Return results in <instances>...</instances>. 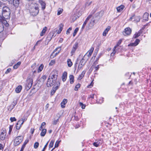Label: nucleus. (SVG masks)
<instances>
[{
	"label": "nucleus",
	"instance_id": "nucleus-10",
	"mask_svg": "<svg viewBox=\"0 0 151 151\" xmlns=\"http://www.w3.org/2000/svg\"><path fill=\"white\" fill-rule=\"evenodd\" d=\"M103 139H99L97 142H94L93 144L94 146L98 147L103 143Z\"/></svg>",
	"mask_w": 151,
	"mask_h": 151
},
{
	"label": "nucleus",
	"instance_id": "nucleus-44",
	"mask_svg": "<svg viewBox=\"0 0 151 151\" xmlns=\"http://www.w3.org/2000/svg\"><path fill=\"white\" fill-rule=\"evenodd\" d=\"M84 59H83V58L81 60L79 64L84 65L85 64V63L84 62Z\"/></svg>",
	"mask_w": 151,
	"mask_h": 151
},
{
	"label": "nucleus",
	"instance_id": "nucleus-55",
	"mask_svg": "<svg viewBox=\"0 0 151 151\" xmlns=\"http://www.w3.org/2000/svg\"><path fill=\"white\" fill-rule=\"evenodd\" d=\"M11 69L10 68L8 69L5 73V74H8L11 71Z\"/></svg>",
	"mask_w": 151,
	"mask_h": 151
},
{
	"label": "nucleus",
	"instance_id": "nucleus-35",
	"mask_svg": "<svg viewBox=\"0 0 151 151\" xmlns=\"http://www.w3.org/2000/svg\"><path fill=\"white\" fill-rule=\"evenodd\" d=\"M122 42V40H119L118 41L116 45L115 46H114V49H116L118 46L121 44Z\"/></svg>",
	"mask_w": 151,
	"mask_h": 151
},
{
	"label": "nucleus",
	"instance_id": "nucleus-51",
	"mask_svg": "<svg viewBox=\"0 0 151 151\" xmlns=\"http://www.w3.org/2000/svg\"><path fill=\"white\" fill-rule=\"evenodd\" d=\"M10 120L11 122H13L16 121V119L14 117H11L10 118Z\"/></svg>",
	"mask_w": 151,
	"mask_h": 151
},
{
	"label": "nucleus",
	"instance_id": "nucleus-49",
	"mask_svg": "<svg viewBox=\"0 0 151 151\" xmlns=\"http://www.w3.org/2000/svg\"><path fill=\"white\" fill-rule=\"evenodd\" d=\"M72 29V27L69 28L66 31V34L68 35L70 33V31Z\"/></svg>",
	"mask_w": 151,
	"mask_h": 151
},
{
	"label": "nucleus",
	"instance_id": "nucleus-36",
	"mask_svg": "<svg viewBox=\"0 0 151 151\" xmlns=\"http://www.w3.org/2000/svg\"><path fill=\"white\" fill-rule=\"evenodd\" d=\"M54 141L52 140L50 142L49 145V148H51L53 147L54 143Z\"/></svg>",
	"mask_w": 151,
	"mask_h": 151
},
{
	"label": "nucleus",
	"instance_id": "nucleus-39",
	"mask_svg": "<svg viewBox=\"0 0 151 151\" xmlns=\"http://www.w3.org/2000/svg\"><path fill=\"white\" fill-rule=\"evenodd\" d=\"M79 29L78 27L76 28L75 29L73 33V36L74 37L76 34V33L78 31Z\"/></svg>",
	"mask_w": 151,
	"mask_h": 151
},
{
	"label": "nucleus",
	"instance_id": "nucleus-2",
	"mask_svg": "<svg viewBox=\"0 0 151 151\" xmlns=\"http://www.w3.org/2000/svg\"><path fill=\"white\" fill-rule=\"evenodd\" d=\"M30 6L29 11L31 14L33 16L37 15L39 11L38 4L36 3H32Z\"/></svg>",
	"mask_w": 151,
	"mask_h": 151
},
{
	"label": "nucleus",
	"instance_id": "nucleus-6",
	"mask_svg": "<svg viewBox=\"0 0 151 151\" xmlns=\"http://www.w3.org/2000/svg\"><path fill=\"white\" fill-rule=\"evenodd\" d=\"M6 132L5 130H3L0 134V141H4L6 139Z\"/></svg>",
	"mask_w": 151,
	"mask_h": 151
},
{
	"label": "nucleus",
	"instance_id": "nucleus-25",
	"mask_svg": "<svg viewBox=\"0 0 151 151\" xmlns=\"http://www.w3.org/2000/svg\"><path fill=\"white\" fill-rule=\"evenodd\" d=\"M124 8V6L123 5H122L120 6H118L116 8V9L117 12H121L123 10Z\"/></svg>",
	"mask_w": 151,
	"mask_h": 151
},
{
	"label": "nucleus",
	"instance_id": "nucleus-11",
	"mask_svg": "<svg viewBox=\"0 0 151 151\" xmlns=\"http://www.w3.org/2000/svg\"><path fill=\"white\" fill-rule=\"evenodd\" d=\"M94 50V48L91 47L90 50H89L86 55L83 57H84L85 56L87 55L88 58H89L91 55L93 51Z\"/></svg>",
	"mask_w": 151,
	"mask_h": 151
},
{
	"label": "nucleus",
	"instance_id": "nucleus-21",
	"mask_svg": "<svg viewBox=\"0 0 151 151\" xmlns=\"http://www.w3.org/2000/svg\"><path fill=\"white\" fill-rule=\"evenodd\" d=\"M63 25L62 24H60L59 26V29L58 31V34H59L61 32L62 30L63 27Z\"/></svg>",
	"mask_w": 151,
	"mask_h": 151
},
{
	"label": "nucleus",
	"instance_id": "nucleus-23",
	"mask_svg": "<svg viewBox=\"0 0 151 151\" xmlns=\"http://www.w3.org/2000/svg\"><path fill=\"white\" fill-rule=\"evenodd\" d=\"M86 73V71L83 70V71L78 76V80H81V79L84 76V75Z\"/></svg>",
	"mask_w": 151,
	"mask_h": 151
},
{
	"label": "nucleus",
	"instance_id": "nucleus-50",
	"mask_svg": "<svg viewBox=\"0 0 151 151\" xmlns=\"http://www.w3.org/2000/svg\"><path fill=\"white\" fill-rule=\"evenodd\" d=\"M46 124V123L45 122H42L41 124V126L40 128V130H41V129L42 128V127L45 125Z\"/></svg>",
	"mask_w": 151,
	"mask_h": 151
},
{
	"label": "nucleus",
	"instance_id": "nucleus-13",
	"mask_svg": "<svg viewBox=\"0 0 151 151\" xmlns=\"http://www.w3.org/2000/svg\"><path fill=\"white\" fill-rule=\"evenodd\" d=\"M12 1L13 5L17 7L18 6L20 3V0H13L11 1V2Z\"/></svg>",
	"mask_w": 151,
	"mask_h": 151
},
{
	"label": "nucleus",
	"instance_id": "nucleus-62",
	"mask_svg": "<svg viewBox=\"0 0 151 151\" xmlns=\"http://www.w3.org/2000/svg\"><path fill=\"white\" fill-rule=\"evenodd\" d=\"M59 87L57 86H54L52 88H53L54 89H55L56 91L58 89Z\"/></svg>",
	"mask_w": 151,
	"mask_h": 151
},
{
	"label": "nucleus",
	"instance_id": "nucleus-3",
	"mask_svg": "<svg viewBox=\"0 0 151 151\" xmlns=\"http://www.w3.org/2000/svg\"><path fill=\"white\" fill-rule=\"evenodd\" d=\"M58 73L57 70H53L51 73L49 77L51 79H53L54 81H56L58 76Z\"/></svg>",
	"mask_w": 151,
	"mask_h": 151
},
{
	"label": "nucleus",
	"instance_id": "nucleus-43",
	"mask_svg": "<svg viewBox=\"0 0 151 151\" xmlns=\"http://www.w3.org/2000/svg\"><path fill=\"white\" fill-rule=\"evenodd\" d=\"M55 63V61L54 60H52L49 63V65L52 66Z\"/></svg>",
	"mask_w": 151,
	"mask_h": 151
},
{
	"label": "nucleus",
	"instance_id": "nucleus-1",
	"mask_svg": "<svg viewBox=\"0 0 151 151\" xmlns=\"http://www.w3.org/2000/svg\"><path fill=\"white\" fill-rule=\"evenodd\" d=\"M10 12L9 9L7 6L3 7L2 12L0 13V19L2 21H5L9 19L10 17Z\"/></svg>",
	"mask_w": 151,
	"mask_h": 151
},
{
	"label": "nucleus",
	"instance_id": "nucleus-60",
	"mask_svg": "<svg viewBox=\"0 0 151 151\" xmlns=\"http://www.w3.org/2000/svg\"><path fill=\"white\" fill-rule=\"evenodd\" d=\"M42 41V40H38V41H37V42H36V44H35V45L34 47H35V46H36V45H38V44H39V42H41Z\"/></svg>",
	"mask_w": 151,
	"mask_h": 151
},
{
	"label": "nucleus",
	"instance_id": "nucleus-38",
	"mask_svg": "<svg viewBox=\"0 0 151 151\" xmlns=\"http://www.w3.org/2000/svg\"><path fill=\"white\" fill-rule=\"evenodd\" d=\"M134 20L137 22H138L140 20V18L139 16L134 17Z\"/></svg>",
	"mask_w": 151,
	"mask_h": 151
},
{
	"label": "nucleus",
	"instance_id": "nucleus-54",
	"mask_svg": "<svg viewBox=\"0 0 151 151\" xmlns=\"http://www.w3.org/2000/svg\"><path fill=\"white\" fill-rule=\"evenodd\" d=\"M83 65L80 64H79L78 67V70H80L82 68Z\"/></svg>",
	"mask_w": 151,
	"mask_h": 151
},
{
	"label": "nucleus",
	"instance_id": "nucleus-33",
	"mask_svg": "<svg viewBox=\"0 0 151 151\" xmlns=\"http://www.w3.org/2000/svg\"><path fill=\"white\" fill-rule=\"evenodd\" d=\"M1 21H2V20L0 19V29H1L0 32L4 30L3 25L1 22Z\"/></svg>",
	"mask_w": 151,
	"mask_h": 151
},
{
	"label": "nucleus",
	"instance_id": "nucleus-4",
	"mask_svg": "<svg viewBox=\"0 0 151 151\" xmlns=\"http://www.w3.org/2000/svg\"><path fill=\"white\" fill-rule=\"evenodd\" d=\"M23 137L22 136L17 137L14 139V146H17L19 145L22 141Z\"/></svg>",
	"mask_w": 151,
	"mask_h": 151
},
{
	"label": "nucleus",
	"instance_id": "nucleus-34",
	"mask_svg": "<svg viewBox=\"0 0 151 151\" xmlns=\"http://www.w3.org/2000/svg\"><path fill=\"white\" fill-rule=\"evenodd\" d=\"M63 10L62 9L59 8L58 9V10L57 15H59L62 12Z\"/></svg>",
	"mask_w": 151,
	"mask_h": 151
},
{
	"label": "nucleus",
	"instance_id": "nucleus-19",
	"mask_svg": "<svg viewBox=\"0 0 151 151\" xmlns=\"http://www.w3.org/2000/svg\"><path fill=\"white\" fill-rule=\"evenodd\" d=\"M110 29V26H108L105 29V30L103 32V35L104 36H106L107 34L108 31Z\"/></svg>",
	"mask_w": 151,
	"mask_h": 151
},
{
	"label": "nucleus",
	"instance_id": "nucleus-12",
	"mask_svg": "<svg viewBox=\"0 0 151 151\" xmlns=\"http://www.w3.org/2000/svg\"><path fill=\"white\" fill-rule=\"evenodd\" d=\"M140 40L139 39H136L134 43H131L128 45V46H135L139 43Z\"/></svg>",
	"mask_w": 151,
	"mask_h": 151
},
{
	"label": "nucleus",
	"instance_id": "nucleus-5",
	"mask_svg": "<svg viewBox=\"0 0 151 151\" xmlns=\"http://www.w3.org/2000/svg\"><path fill=\"white\" fill-rule=\"evenodd\" d=\"M33 79L32 78H28L27 80V83L25 88L27 90L29 89L32 87L33 84Z\"/></svg>",
	"mask_w": 151,
	"mask_h": 151
},
{
	"label": "nucleus",
	"instance_id": "nucleus-8",
	"mask_svg": "<svg viewBox=\"0 0 151 151\" xmlns=\"http://www.w3.org/2000/svg\"><path fill=\"white\" fill-rule=\"evenodd\" d=\"M132 32V30L129 27H127L125 29L123 32V35L125 36L129 35Z\"/></svg>",
	"mask_w": 151,
	"mask_h": 151
},
{
	"label": "nucleus",
	"instance_id": "nucleus-20",
	"mask_svg": "<svg viewBox=\"0 0 151 151\" xmlns=\"http://www.w3.org/2000/svg\"><path fill=\"white\" fill-rule=\"evenodd\" d=\"M67 77V73L66 72H65L63 73L62 76V80L63 82H64L66 81Z\"/></svg>",
	"mask_w": 151,
	"mask_h": 151
},
{
	"label": "nucleus",
	"instance_id": "nucleus-45",
	"mask_svg": "<svg viewBox=\"0 0 151 151\" xmlns=\"http://www.w3.org/2000/svg\"><path fill=\"white\" fill-rule=\"evenodd\" d=\"M59 121V119L56 120H54L52 124L53 125L56 124Z\"/></svg>",
	"mask_w": 151,
	"mask_h": 151
},
{
	"label": "nucleus",
	"instance_id": "nucleus-41",
	"mask_svg": "<svg viewBox=\"0 0 151 151\" xmlns=\"http://www.w3.org/2000/svg\"><path fill=\"white\" fill-rule=\"evenodd\" d=\"M61 142V141H57L56 142H55V147H58V145H59V143H60V142Z\"/></svg>",
	"mask_w": 151,
	"mask_h": 151
},
{
	"label": "nucleus",
	"instance_id": "nucleus-56",
	"mask_svg": "<svg viewBox=\"0 0 151 151\" xmlns=\"http://www.w3.org/2000/svg\"><path fill=\"white\" fill-rule=\"evenodd\" d=\"M87 22H86V21H84V22L83 23V25L82 26V29H83L84 28L86 25V23H87Z\"/></svg>",
	"mask_w": 151,
	"mask_h": 151
},
{
	"label": "nucleus",
	"instance_id": "nucleus-53",
	"mask_svg": "<svg viewBox=\"0 0 151 151\" xmlns=\"http://www.w3.org/2000/svg\"><path fill=\"white\" fill-rule=\"evenodd\" d=\"M48 142H49L48 141L46 143V145H45V146H44V148H43V149H42V151H45V149H46V148L48 145Z\"/></svg>",
	"mask_w": 151,
	"mask_h": 151
},
{
	"label": "nucleus",
	"instance_id": "nucleus-9",
	"mask_svg": "<svg viewBox=\"0 0 151 151\" xmlns=\"http://www.w3.org/2000/svg\"><path fill=\"white\" fill-rule=\"evenodd\" d=\"M78 46V42H76L73 45L72 50L71 51V53L72 55L75 53L76 50Z\"/></svg>",
	"mask_w": 151,
	"mask_h": 151
},
{
	"label": "nucleus",
	"instance_id": "nucleus-46",
	"mask_svg": "<svg viewBox=\"0 0 151 151\" xmlns=\"http://www.w3.org/2000/svg\"><path fill=\"white\" fill-rule=\"evenodd\" d=\"M39 145V144L38 142H36L34 144V147L35 149L37 148L38 147Z\"/></svg>",
	"mask_w": 151,
	"mask_h": 151
},
{
	"label": "nucleus",
	"instance_id": "nucleus-57",
	"mask_svg": "<svg viewBox=\"0 0 151 151\" xmlns=\"http://www.w3.org/2000/svg\"><path fill=\"white\" fill-rule=\"evenodd\" d=\"M93 81L91 82L90 85L88 86V88H91V87L93 86Z\"/></svg>",
	"mask_w": 151,
	"mask_h": 151
},
{
	"label": "nucleus",
	"instance_id": "nucleus-16",
	"mask_svg": "<svg viewBox=\"0 0 151 151\" xmlns=\"http://www.w3.org/2000/svg\"><path fill=\"white\" fill-rule=\"evenodd\" d=\"M67 102V100L64 99L63 101L61 103V106L62 108H64L65 106V105Z\"/></svg>",
	"mask_w": 151,
	"mask_h": 151
},
{
	"label": "nucleus",
	"instance_id": "nucleus-40",
	"mask_svg": "<svg viewBox=\"0 0 151 151\" xmlns=\"http://www.w3.org/2000/svg\"><path fill=\"white\" fill-rule=\"evenodd\" d=\"M79 104L80 106H81V108L82 109H85L86 106V105L85 104H83L81 102H79Z\"/></svg>",
	"mask_w": 151,
	"mask_h": 151
},
{
	"label": "nucleus",
	"instance_id": "nucleus-32",
	"mask_svg": "<svg viewBox=\"0 0 151 151\" xmlns=\"http://www.w3.org/2000/svg\"><path fill=\"white\" fill-rule=\"evenodd\" d=\"M28 142V141H26V140L24 142V144H23V145H22V147H21V150H20V151H23V150H24V149L25 146V145H26L27 144V142Z\"/></svg>",
	"mask_w": 151,
	"mask_h": 151
},
{
	"label": "nucleus",
	"instance_id": "nucleus-28",
	"mask_svg": "<svg viewBox=\"0 0 151 151\" xmlns=\"http://www.w3.org/2000/svg\"><path fill=\"white\" fill-rule=\"evenodd\" d=\"M47 130L46 129H42L41 133L40 135L41 136H44Z\"/></svg>",
	"mask_w": 151,
	"mask_h": 151
},
{
	"label": "nucleus",
	"instance_id": "nucleus-63",
	"mask_svg": "<svg viewBox=\"0 0 151 151\" xmlns=\"http://www.w3.org/2000/svg\"><path fill=\"white\" fill-rule=\"evenodd\" d=\"M21 122H22L21 121V120H19L18 122L17 123V125H18V124H20V126L21 127Z\"/></svg>",
	"mask_w": 151,
	"mask_h": 151
},
{
	"label": "nucleus",
	"instance_id": "nucleus-7",
	"mask_svg": "<svg viewBox=\"0 0 151 151\" xmlns=\"http://www.w3.org/2000/svg\"><path fill=\"white\" fill-rule=\"evenodd\" d=\"M56 81H54L53 79H51L50 77H49L48 79V81L47 83V87H49L52 86Z\"/></svg>",
	"mask_w": 151,
	"mask_h": 151
},
{
	"label": "nucleus",
	"instance_id": "nucleus-30",
	"mask_svg": "<svg viewBox=\"0 0 151 151\" xmlns=\"http://www.w3.org/2000/svg\"><path fill=\"white\" fill-rule=\"evenodd\" d=\"M44 67V65L42 64H41L40 66L38 68V69L37 70V72L38 73H40L41 71H42V70L43 68Z\"/></svg>",
	"mask_w": 151,
	"mask_h": 151
},
{
	"label": "nucleus",
	"instance_id": "nucleus-59",
	"mask_svg": "<svg viewBox=\"0 0 151 151\" xmlns=\"http://www.w3.org/2000/svg\"><path fill=\"white\" fill-rule=\"evenodd\" d=\"M57 48L58 49H57V51L59 53V52H60V50H61V46L60 47H57Z\"/></svg>",
	"mask_w": 151,
	"mask_h": 151
},
{
	"label": "nucleus",
	"instance_id": "nucleus-15",
	"mask_svg": "<svg viewBox=\"0 0 151 151\" xmlns=\"http://www.w3.org/2000/svg\"><path fill=\"white\" fill-rule=\"evenodd\" d=\"M39 3L42 6V8L43 10L45 8L46 4L45 2L42 0H40Z\"/></svg>",
	"mask_w": 151,
	"mask_h": 151
},
{
	"label": "nucleus",
	"instance_id": "nucleus-24",
	"mask_svg": "<svg viewBox=\"0 0 151 151\" xmlns=\"http://www.w3.org/2000/svg\"><path fill=\"white\" fill-rule=\"evenodd\" d=\"M22 88V87L21 85L19 86L16 88L15 91L17 93H19L21 91Z\"/></svg>",
	"mask_w": 151,
	"mask_h": 151
},
{
	"label": "nucleus",
	"instance_id": "nucleus-27",
	"mask_svg": "<svg viewBox=\"0 0 151 151\" xmlns=\"http://www.w3.org/2000/svg\"><path fill=\"white\" fill-rule=\"evenodd\" d=\"M47 78V76L45 75L43 76L40 79V81L43 83Z\"/></svg>",
	"mask_w": 151,
	"mask_h": 151
},
{
	"label": "nucleus",
	"instance_id": "nucleus-47",
	"mask_svg": "<svg viewBox=\"0 0 151 151\" xmlns=\"http://www.w3.org/2000/svg\"><path fill=\"white\" fill-rule=\"evenodd\" d=\"M115 49H114V47L113 48V51L111 54V56H113L115 54V53H116V51L115 50Z\"/></svg>",
	"mask_w": 151,
	"mask_h": 151
},
{
	"label": "nucleus",
	"instance_id": "nucleus-42",
	"mask_svg": "<svg viewBox=\"0 0 151 151\" xmlns=\"http://www.w3.org/2000/svg\"><path fill=\"white\" fill-rule=\"evenodd\" d=\"M81 86V85L79 83L76 86L75 88V90L77 91L78 90V88H80Z\"/></svg>",
	"mask_w": 151,
	"mask_h": 151
},
{
	"label": "nucleus",
	"instance_id": "nucleus-18",
	"mask_svg": "<svg viewBox=\"0 0 151 151\" xmlns=\"http://www.w3.org/2000/svg\"><path fill=\"white\" fill-rule=\"evenodd\" d=\"M142 32L140 30H139L138 32H136L133 36V38H136L140 36Z\"/></svg>",
	"mask_w": 151,
	"mask_h": 151
},
{
	"label": "nucleus",
	"instance_id": "nucleus-14",
	"mask_svg": "<svg viewBox=\"0 0 151 151\" xmlns=\"http://www.w3.org/2000/svg\"><path fill=\"white\" fill-rule=\"evenodd\" d=\"M17 103V101L16 100L14 101L12 103V105H11L9 108V109L10 110H12L15 107V106L16 105Z\"/></svg>",
	"mask_w": 151,
	"mask_h": 151
},
{
	"label": "nucleus",
	"instance_id": "nucleus-64",
	"mask_svg": "<svg viewBox=\"0 0 151 151\" xmlns=\"http://www.w3.org/2000/svg\"><path fill=\"white\" fill-rule=\"evenodd\" d=\"M91 17L89 16H88L86 19L85 21L87 22H88V20Z\"/></svg>",
	"mask_w": 151,
	"mask_h": 151
},
{
	"label": "nucleus",
	"instance_id": "nucleus-22",
	"mask_svg": "<svg viewBox=\"0 0 151 151\" xmlns=\"http://www.w3.org/2000/svg\"><path fill=\"white\" fill-rule=\"evenodd\" d=\"M47 30V28L46 27H44L41 32L40 35L41 36H43Z\"/></svg>",
	"mask_w": 151,
	"mask_h": 151
},
{
	"label": "nucleus",
	"instance_id": "nucleus-31",
	"mask_svg": "<svg viewBox=\"0 0 151 151\" xmlns=\"http://www.w3.org/2000/svg\"><path fill=\"white\" fill-rule=\"evenodd\" d=\"M21 64L20 62H18L15 65L13 66V68L14 69H17L19 66Z\"/></svg>",
	"mask_w": 151,
	"mask_h": 151
},
{
	"label": "nucleus",
	"instance_id": "nucleus-29",
	"mask_svg": "<svg viewBox=\"0 0 151 151\" xmlns=\"http://www.w3.org/2000/svg\"><path fill=\"white\" fill-rule=\"evenodd\" d=\"M68 65V67H70L72 65L73 63L70 59H68L67 60Z\"/></svg>",
	"mask_w": 151,
	"mask_h": 151
},
{
	"label": "nucleus",
	"instance_id": "nucleus-17",
	"mask_svg": "<svg viewBox=\"0 0 151 151\" xmlns=\"http://www.w3.org/2000/svg\"><path fill=\"white\" fill-rule=\"evenodd\" d=\"M148 13L147 12H145L144 13L143 17V20L144 21H147L148 20Z\"/></svg>",
	"mask_w": 151,
	"mask_h": 151
},
{
	"label": "nucleus",
	"instance_id": "nucleus-26",
	"mask_svg": "<svg viewBox=\"0 0 151 151\" xmlns=\"http://www.w3.org/2000/svg\"><path fill=\"white\" fill-rule=\"evenodd\" d=\"M74 76L72 75H70L69 76L70 83L71 84L73 83L74 82Z\"/></svg>",
	"mask_w": 151,
	"mask_h": 151
},
{
	"label": "nucleus",
	"instance_id": "nucleus-52",
	"mask_svg": "<svg viewBox=\"0 0 151 151\" xmlns=\"http://www.w3.org/2000/svg\"><path fill=\"white\" fill-rule=\"evenodd\" d=\"M20 120H21V121L22 122L21 124V126H22L23 124V123L26 120V119L25 118H22Z\"/></svg>",
	"mask_w": 151,
	"mask_h": 151
},
{
	"label": "nucleus",
	"instance_id": "nucleus-61",
	"mask_svg": "<svg viewBox=\"0 0 151 151\" xmlns=\"http://www.w3.org/2000/svg\"><path fill=\"white\" fill-rule=\"evenodd\" d=\"M56 86L59 87L60 85V83L59 81L56 82Z\"/></svg>",
	"mask_w": 151,
	"mask_h": 151
},
{
	"label": "nucleus",
	"instance_id": "nucleus-58",
	"mask_svg": "<svg viewBox=\"0 0 151 151\" xmlns=\"http://www.w3.org/2000/svg\"><path fill=\"white\" fill-rule=\"evenodd\" d=\"M94 68L95 69V71H97L99 68V65H97V66Z\"/></svg>",
	"mask_w": 151,
	"mask_h": 151
},
{
	"label": "nucleus",
	"instance_id": "nucleus-37",
	"mask_svg": "<svg viewBox=\"0 0 151 151\" xmlns=\"http://www.w3.org/2000/svg\"><path fill=\"white\" fill-rule=\"evenodd\" d=\"M59 53V52H56L55 53V54H54V53H53V52H52V53L51 55V56H50V57L51 58H54L55 57L58 53Z\"/></svg>",
	"mask_w": 151,
	"mask_h": 151
},
{
	"label": "nucleus",
	"instance_id": "nucleus-48",
	"mask_svg": "<svg viewBox=\"0 0 151 151\" xmlns=\"http://www.w3.org/2000/svg\"><path fill=\"white\" fill-rule=\"evenodd\" d=\"M56 91L55 89H54L52 88L51 91V95L52 96L54 94Z\"/></svg>",
	"mask_w": 151,
	"mask_h": 151
}]
</instances>
